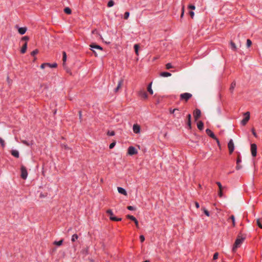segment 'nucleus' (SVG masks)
I'll return each instance as SVG.
<instances>
[{"mask_svg":"<svg viewBox=\"0 0 262 262\" xmlns=\"http://www.w3.org/2000/svg\"><path fill=\"white\" fill-rule=\"evenodd\" d=\"M245 237H242L241 235H238L237 237L234 244L233 247L232 248V252L235 253L236 251V250L238 248H239L241 244L243 243L244 241L245 240Z\"/></svg>","mask_w":262,"mask_h":262,"instance_id":"nucleus-1","label":"nucleus"},{"mask_svg":"<svg viewBox=\"0 0 262 262\" xmlns=\"http://www.w3.org/2000/svg\"><path fill=\"white\" fill-rule=\"evenodd\" d=\"M106 213L110 216V219L113 221H121V218H118L115 216H114V214L112 210L108 209L106 211Z\"/></svg>","mask_w":262,"mask_h":262,"instance_id":"nucleus-2","label":"nucleus"},{"mask_svg":"<svg viewBox=\"0 0 262 262\" xmlns=\"http://www.w3.org/2000/svg\"><path fill=\"white\" fill-rule=\"evenodd\" d=\"M20 170L21 178L24 180L26 179L28 176V172L26 167L24 166L21 165Z\"/></svg>","mask_w":262,"mask_h":262,"instance_id":"nucleus-3","label":"nucleus"},{"mask_svg":"<svg viewBox=\"0 0 262 262\" xmlns=\"http://www.w3.org/2000/svg\"><path fill=\"white\" fill-rule=\"evenodd\" d=\"M244 115L245 116V118L241 121V123L243 125H245V124H246V123H247V122L249 121V120L250 119V112H246L245 113H244Z\"/></svg>","mask_w":262,"mask_h":262,"instance_id":"nucleus-4","label":"nucleus"},{"mask_svg":"<svg viewBox=\"0 0 262 262\" xmlns=\"http://www.w3.org/2000/svg\"><path fill=\"white\" fill-rule=\"evenodd\" d=\"M228 147L229 150V154H231L234 149V145L233 141L232 139H230V140L229 141L228 144Z\"/></svg>","mask_w":262,"mask_h":262,"instance_id":"nucleus-5","label":"nucleus"},{"mask_svg":"<svg viewBox=\"0 0 262 262\" xmlns=\"http://www.w3.org/2000/svg\"><path fill=\"white\" fill-rule=\"evenodd\" d=\"M251 152L253 157H255L257 154V146L255 144L251 145Z\"/></svg>","mask_w":262,"mask_h":262,"instance_id":"nucleus-6","label":"nucleus"},{"mask_svg":"<svg viewBox=\"0 0 262 262\" xmlns=\"http://www.w3.org/2000/svg\"><path fill=\"white\" fill-rule=\"evenodd\" d=\"M191 97H192V95L188 93H185L181 94V95H180L181 99L185 100L186 101H187Z\"/></svg>","mask_w":262,"mask_h":262,"instance_id":"nucleus-7","label":"nucleus"},{"mask_svg":"<svg viewBox=\"0 0 262 262\" xmlns=\"http://www.w3.org/2000/svg\"><path fill=\"white\" fill-rule=\"evenodd\" d=\"M201 112L199 109H195L193 112V116L195 121H196L201 116Z\"/></svg>","mask_w":262,"mask_h":262,"instance_id":"nucleus-8","label":"nucleus"},{"mask_svg":"<svg viewBox=\"0 0 262 262\" xmlns=\"http://www.w3.org/2000/svg\"><path fill=\"white\" fill-rule=\"evenodd\" d=\"M137 153L136 149L133 146H130L128 148V154L129 155H134Z\"/></svg>","mask_w":262,"mask_h":262,"instance_id":"nucleus-9","label":"nucleus"},{"mask_svg":"<svg viewBox=\"0 0 262 262\" xmlns=\"http://www.w3.org/2000/svg\"><path fill=\"white\" fill-rule=\"evenodd\" d=\"M133 129L135 134H139L140 132V127L137 124H134Z\"/></svg>","mask_w":262,"mask_h":262,"instance_id":"nucleus-10","label":"nucleus"},{"mask_svg":"<svg viewBox=\"0 0 262 262\" xmlns=\"http://www.w3.org/2000/svg\"><path fill=\"white\" fill-rule=\"evenodd\" d=\"M216 183L217 185V186H219V195L220 197H222L223 194L222 190L224 188V187L222 186V185L220 182H217Z\"/></svg>","mask_w":262,"mask_h":262,"instance_id":"nucleus-11","label":"nucleus"},{"mask_svg":"<svg viewBox=\"0 0 262 262\" xmlns=\"http://www.w3.org/2000/svg\"><path fill=\"white\" fill-rule=\"evenodd\" d=\"M15 27L18 28V33L21 35L24 34L27 30L26 27L18 28L17 26H16Z\"/></svg>","mask_w":262,"mask_h":262,"instance_id":"nucleus-12","label":"nucleus"},{"mask_svg":"<svg viewBox=\"0 0 262 262\" xmlns=\"http://www.w3.org/2000/svg\"><path fill=\"white\" fill-rule=\"evenodd\" d=\"M206 134L209 136L211 138H213V139H216V137L213 134V133L209 129H207L206 130Z\"/></svg>","mask_w":262,"mask_h":262,"instance_id":"nucleus-13","label":"nucleus"},{"mask_svg":"<svg viewBox=\"0 0 262 262\" xmlns=\"http://www.w3.org/2000/svg\"><path fill=\"white\" fill-rule=\"evenodd\" d=\"M123 83V80L122 79H121L118 83L117 88L115 89V92H117L122 87Z\"/></svg>","mask_w":262,"mask_h":262,"instance_id":"nucleus-14","label":"nucleus"},{"mask_svg":"<svg viewBox=\"0 0 262 262\" xmlns=\"http://www.w3.org/2000/svg\"><path fill=\"white\" fill-rule=\"evenodd\" d=\"M139 95L140 97H141L142 98H143L144 99H147V97H148L147 94L146 93V92L143 90L140 91L139 92Z\"/></svg>","mask_w":262,"mask_h":262,"instance_id":"nucleus-15","label":"nucleus"},{"mask_svg":"<svg viewBox=\"0 0 262 262\" xmlns=\"http://www.w3.org/2000/svg\"><path fill=\"white\" fill-rule=\"evenodd\" d=\"M241 161H242V160L241 159V158H240L239 156H238L237 158V160H236L237 165L236 166V169L237 170L240 169L242 167V165H240V163L241 162Z\"/></svg>","mask_w":262,"mask_h":262,"instance_id":"nucleus-16","label":"nucleus"},{"mask_svg":"<svg viewBox=\"0 0 262 262\" xmlns=\"http://www.w3.org/2000/svg\"><path fill=\"white\" fill-rule=\"evenodd\" d=\"M117 189H118V192L122 194H123L124 195H127V192H126V190L124 188H123L122 187H119L117 188Z\"/></svg>","mask_w":262,"mask_h":262,"instance_id":"nucleus-17","label":"nucleus"},{"mask_svg":"<svg viewBox=\"0 0 262 262\" xmlns=\"http://www.w3.org/2000/svg\"><path fill=\"white\" fill-rule=\"evenodd\" d=\"M197 126L200 130H202L204 127L203 122L201 121H199L197 123Z\"/></svg>","mask_w":262,"mask_h":262,"instance_id":"nucleus-18","label":"nucleus"},{"mask_svg":"<svg viewBox=\"0 0 262 262\" xmlns=\"http://www.w3.org/2000/svg\"><path fill=\"white\" fill-rule=\"evenodd\" d=\"M27 48V42H26L24 45H23L21 49V53L24 54L26 52Z\"/></svg>","mask_w":262,"mask_h":262,"instance_id":"nucleus-19","label":"nucleus"},{"mask_svg":"<svg viewBox=\"0 0 262 262\" xmlns=\"http://www.w3.org/2000/svg\"><path fill=\"white\" fill-rule=\"evenodd\" d=\"M90 47L93 49H98L100 51L102 50V48L100 46L97 45L92 44V45H90Z\"/></svg>","mask_w":262,"mask_h":262,"instance_id":"nucleus-20","label":"nucleus"},{"mask_svg":"<svg viewBox=\"0 0 262 262\" xmlns=\"http://www.w3.org/2000/svg\"><path fill=\"white\" fill-rule=\"evenodd\" d=\"M11 154H12V155H13L14 157H15L16 158L19 157V152L16 150H12L11 151Z\"/></svg>","mask_w":262,"mask_h":262,"instance_id":"nucleus-21","label":"nucleus"},{"mask_svg":"<svg viewBox=\"0 0 262 262\" xmlns=\"http://www.w3.org/2000/svg\"><path fill=\"white\" fill-rule=\"evenodd\" d=\"M236 85V82L235 81H233L230 87V91L231 93H233L234 88Z\"/></svg>","mask_w":262,"mask_h":262,"instance_id":"nucleus-22","label":"nucleus"},{"mask_svg":"<svg viewBox=\"0 0 262 262\" xmlns=\"http://www.w3.org/2000/svg\"><path fill=\"white\" fill-rule=\"evenodd\" d=\"M230 47L231 49L233 51H236L237 50V47L233 41H230Z\"/></svg>","mask_w":262,"mask_h":262,"instance_id":"nucleus-23","label":"nucleus"},{"mask_svg":"<svg viewBox=\"0 0 262 262\" xmlns=\"http://www.w3.org/2000/svg\"><path fill=\"white\" fill-rule=\"evenodd\" d=\"M139 45L138 44H135L134 45V49L136 53V54L138 56L139 55Z\"/></svg>","mask_w":262,"mask_h":262,"instance_id":"nucleus-24","label":"nucleus"},{"mask_svg":"<svg viewBox=\"0 0 262 262\" xmlns=\"http://www.w3.org/2000/svg\"><path fill=\"white\" fill-rule=\"evenodd\" d=\"M62 55H63V57H62L63 66H64V65L66 64V61L67 60L66 53L65 52H63Z\"/></svg>","mask_w":262,"mask_h":262,"instance_id":"nucleus-25","label":"nucleus"},{"mask_svg":"<svg viewBox=\"0 0 262 262\" xmlns=\"http://www.w3.org/2000/svg\"><path fill=\"white\" fill-rule=\"evenodd\" d=\"M171 75V74L168 72H162L160 73V76L162 77H169Z\"/></svg>","mask_w":262,"mask_h":262,"instance_id":"nucleus-26","label":"nucleus"},{"mask_svg":"<svg viewBox=\"0 0 262 262\" xmlns=\"http://www.w3.org/2000/svg\"><path fill=\"white\" fill-rule=\"evenodd\" d=\"M191 115L188 114L187 115V119H188L187 124L189 126L190 128H191Z\"/></svg>","mask_w":262,"mask_h":262,"instance_id":"nucleus-27","label":"nucleus"},{"mask_svg":"<svg viewBox=\"0 0 262 262\" xmlns=\"http://www.w3.org/2000/svg\"><path fill=\"white\" fill-rule=\"evenodd\" d=\"M151 84H152V83H150L148 85V87H147V91H148V92L150 94H151V95H152V94H153V93H154V92H153L152 90L151 89Z\"/></svg>","mask_w":262,"mask_h":262,"instance_id":"nucleus-28","label":"nucleus"},{"mask_svg":"<svg viewBox=\"0 0 262 262\" xmlns=\"http://www.w3.org/2000/svg\"><path fill=\"white\" fill-rule=\"evenodd\" d=\"M64 12L68 14H70L72 11L70 8L69 7H66L64 9Z\"/></svg>","mask_w":262,"mask_h":262,"instance_id":"nucleus-29","label":"nucleus"},{"mask_svg":"<svg viewBox=\"0 0 262 262\" xmlns=\"http://www.w3.org/2000/svg\"><path fill=\"white\" fill-rule=\"evenodd\" d=\"M62 242H63V240H60V241H59L58 242L55 241V242H54V244L55 245L59 246H61L62 245Z\"/></svg>","mask_w":262,"mask_h":262,"instance_id":"nucleus-30","label":"nucleus"},{"mask_svg":"<svg viewBox=\"0 0 262 262\" xmlns=\"http://www.w3.org/2000/svg\"><path fill=\"white\" fill-rule=\"evenodd\" d=\"M126 217L133 221H134L136 219L134 216L131 215H127Z\"/></svg>","mask_w":262,"mask_h":262,"instance_id":"nucleus-31","label":"nucleus"},{"mask_svg":"<svg viewBox=\"0 0 262 262\" xmlns=\"http://www.w3.org/2000/svg\"><path fill=\"white\" fill-rule=\"evenodd\" d=\"M114 5V2L112 0H111L108 2V4H107V6L108 7H112L113 5Z\"/></svg>","mask_w":262,"mask_h":262,"instance_id":"nucleus-32","label":"nucleus"},{"mask_svg":"<svg viewBox=\"0 0 262 262\" xmlns=\"http://www.w3.org/2000/svg\"><path fill=\"white\" fill-rule=\"evenodd\" d=\"M78 238V235L76 234H74L72 237V241L75 242Z\"/></svg>","mask_w":262,"mask_h":262,"instance_id":"nucleus-33","label":"nucleus"},{"mask_svg":"<svg viewBox=\"0 0 262 262\" xmlns=\"http://www.w3.org/2000/svg\"><path fill=\"white\" fill-rule=\"evenodd\" d=\"M0 144H1V145H2V146L3 147H5V141H4V140L2 138H0Z\"/></svg>","mask_w":262,"mask_h":262,"instance_id":"nucleus-34","label":"nucleus"},{"mask_svg":"<svg viewBox=\"0 0 262 262\" xmlns=\"http://www.w3.org/2000/svg\"><path fill=\"white\" fill-rule=\"evenodd\" d=\"M46 66H50V64L48 63H43L40 66L41 69H44Z\"/></svg>","mask_w":262,"mask_h":262,"instance_id":"nucleus-35","label":"nucleus"},{"mask_svg":"<svg viewBox=\"0 0 262 262\" xmlns=\"http://www.w3.org/2000/svg\"><path fill=\"white\" fill-rule=\"evenodd\" d=\"M230 219L231 220H232V224H233V226H235V217L234 216V215H232L231 216H230Z\"/></svg>","mask_w":262,"mask_h":262,"instance_id":"nucleus-36","label":"nucleus"},{"mask_svg":"<svg viewBox=\"0 0 262 262\" xmlns=\"http://www.w3.org/2000/svg\"><path fill=\"white\" fill-rule=\"evenodd\" d=\"M38 53V50L36 49L34 51H33L31 53V55L32 56H35L36 54H37V53Z\"/></svg>","mask_w":262,"mask_h":262,"instance_id":"nucleus-37","label":"nucleus"},{"mask_svg":"<svg viewBox=\"0 0 262 262\" xmlns=\"http://www.w3.org/2000/svg\"><path fill=\"white\" fill-rule=\"evenodd\" d=\"M252 45V41L250 40V39H247V46L248 48H249V47L251 46V45Z\"/></svg>","mask_w":262,"mask_h":262,"instance_id":"nucleus-38","label":"nucleus"},{"mask_svg":"<svg viewBox=\"0 0 262 262\" xmlns=\"http://www.w3.org/2000/svg\"><path fill=\"white\" fill-rule=\"evenodd\" d=\"M129 16V13L128 12H126L124 13V19H127L128 18Z\"/></svg>","mask_w":262,"mask_h":262,"instance_id":"nucleus-39","label":"nucleus"},{"mask_svg":"<svg viewBox=\"0 0 262 262\" xmlns=\"http://www.w3.org/2000/svg\"><path fill=\"white\" fill-rule=\"evenodd\" d=\"M256 222H257V225L258 226V227L262 229V225L260 223V220L259 219H257V221H256Z\"/></svg>","mask_w":262,"mask_h":262,"instance_id":"nucleus-40","label":"nucleus"},{"mask_svg":"<svg viewBox=\"0 0 262 262\" xmlns=\"http://www.w3.org/2000/svg\"><path fill=\"white\" fill-rule=\"evenodd\" d=\"M202 210H203L204 213L208 216H209V212L208 211H207L205 208H203Z\"/></svg>","mask_w":262,"mask_h":262,"instance_id":"nucleus-41","label":"nucleus"},{"mask_svg":"<svg viewBox=\"0 0 262 262\" xmlns=\"http://www.w3.org/2000/svg\"><path fill=\"white\" fill-rule=\"evenodd\" d=\"M166 68L167 69H169L172 68V65L170 63H168L166 64Z\"/></svg>","mask_w":262,"mask_h":262,"instance_id":"nucleus-42","label":"nucleus"},{"mask_svg":"<svg viewBox=\"0 0 262 262\" xmlns=\"http://www.w3.org/2000/svg\"><path fill=\"white\" fill-rule=\"evenodd\" d=\"M29 39V38L27 36H24L22 37L21 40H25L26 42H27Z\"/></svg>","mask_w":262,"mask_h":262,"instance_id":"nucleus-43","label":"nucleus"},{"mask_svg":"<svg viewBox=\"0 0 262 262\" xmlns=\"http://www.w3.org/2000/svg\"><path fill=\"white\" fill-rule=\"evenodd\" d=\"M107 135H109V136H113L115 135V132L114 131H112V132H107Z\"/></svg>","mask_w":262,"mask_h":262,"instance_id":"nucleus-44","label":"nucleus"},{"mask_svg":"<svg viewBox=\"0 0 262 262\" xmlns=\"http://www.w3.org/2000/svg\"><path fill=\"white\" fill-rule=\"evenodd\" d=\"M188 8L191 10H194L195 7L194 5H189L188 6Z\"/></svg>","mask_w":262,"mask_h":262,"instance_id":"nucleus-45","label":"nucleus"},{"mask_svg":"<svg viewBox=\"0 0 262 262\" xmlns=\"http://www.w3.org/2000/svg\"><path fill=\"white\" fill-rule=\"evenodd\" d=\"M21 142L23 144H25V145H26L27 146H29L30 145V144L27 141H26V140H22Z\"/></svg>","mask_w":262,"mask_h":262,"instance_id":"nucleus-46","label":"nucleus"},{"mask_svg":"<svg viewBox=\"0 0 262 262\" xmlns=\"http://www.w3.org/2000/svg\"><path fill=\"white\" fill-rule=\"evenodd\" d=\"M178 111L179 110L177 108H174L173 110H170V113L171 114H174L176 111Z\"/></svg>","mask_w":262,"mask_h":262,"instance_id":"nucleus-47","label":"nucleus"},{"mask_svg":"<svg viewBox=\"0 0 262 262\" xmlns=\"http://www.w3.org/2000/svg\"><path fill=\"white\" fill-rule=\"evenodd\" d=\"M115 144H116L115 142L112 143L110 145V146H109L110 148H111V149L113 148L115 146Z\"/></svg>","mask_w":262,"mask_h":262,"instance_id":"nucleus-48","label":"nucleus"},{"mask_svg":"<svg viewBox=\"0 0 262 262\" xmlns=\"http://www.w3.org/2000/svg\"><path fill=\"white\" fill-rule=\"evenodd\" d=\"M140 239L141 242H143L145 240L144 236L142 235L140 236Z\"/></svg>","mask_w":262,"mask_h":262,"instance_id":"nucleus-49","label":"nucleus"},{"mask_svg":"<svg viewBox=\"0 0 262 262\" xmlns=\"http://www.w3.org/2000/svg\"><path fill=\"white\" fill-rule=\"evenodd\" d=\"M218 253H215L213 255V259H216L218 258Z\"/></svg>","mask_w":262,"mask_h":262,"instance_id":"nucleus-50","label":"nucleus"},{"mask_svg":"<svg viewBox=\"0 0 262 262\" xmlns=\"http://www.w3.org/2000/svg\"><path fill=\"white\" fill-rule=\"evenodd\" d=\"M127 209L129 210H135V208L133 206H129L127 207Z\"/></svg>","mask_w":262,"mask_h":262,"instance_id":"nucleus-51","label":"nucleus"},{"mask_svg":"<svg viewBox=\"0 0 262 262\" xmlns=\"http://www.w3.org/2000/svg\"><path fill=\"white\" fill-rule=\"evenodd\" d=\"M57 64L55 63L52 64H50V66H49V67L50 68H56L57 67Z\"/></svg>","mask_w":262,"mask_h":262,"instance_id":"nucleus-52","label":"nucleus"},{"mask_svg":"<svg viewBox=\"0 0 262 262\" xmlns=\"http://www.w3.org/2000/svg\"><path fill=\"white\" fill-rule=\"evenodd\" d=\"M189 14H190L191 17L193 18V16H194V12L193 11H190L189 12Z\"/></svg>","mask_w":262,"mask_h":262,"instance_id":"nucleus-53","label":"nucleus"},{"mask_svg":"<svg viewBox=\"0 0 262 262\" xmlns=\"http://www.w3.org/2000/svg\"><path fill=\"white\" fill-rule=\"evenodd\" d=\"M252 134L254 136V137H257V135H256V133H255V130H254V128H253L252 129Z\"/></svg>","mask_w":262,"mask_h":262,"instance_id":"nucleus-54","label":"nucleus"},{"mask_svg":"<svg viewBox=\"0 0 262 262\" xmlns=\"http://www.w3.org/2000/svg\"><path fill=\"white\" fill-rule=\"evenodd\" d=\"M136 224V226L137 228L139 227V225H138V221L137 220V219H136L134 221Z\"/></svg>","mask_w":262,"mask_h":262,"instance_id":"nucleus-55","label":"nucleus"},{"mask_svg":"<svg viewBox=\"0 0 262 262\" xmlns=\"http://www.w3.org/2000/svg\"><path fill=\"white\" fill-rule=\"evenodd\" d=\"M79 119L80 120H81V117H82V114H81V111H79ZM81 120H80L81 121Z\"/></svg>","mask_w":262,"mask_h":262,"instance_id":"nucleus-56","label":"nucleus"},{"mask_svg":"<svg viewBox=\"0 0 262 262\" xmlns=\"http://www.w3.org/2000/svg\"><path fill=\"white\" fill-rule=\"evenodd\" d=\"M195 207L197 208H199V207H200V205H199V204L198 203V202H195Z\"/></svg>","mask_w":262,"mask_h":262,"instance_id":"nucleus-57","label":"nucleus"},{"mask_svg":"<svg viewBox=\"0 0 262 262\" xmlns=\"http://www.w3.org/2000/svg\"><path fill=\"white\" fill-rule=\"evenodd\" d=\"M184 7L182 9V14L181 15V17H182L184 15Z\"/></svg>","mask_w":262,"mask_h":262,"instance_id":"nucleus-58","label":"nucleus"},{"mask_svg":"<svg viewBox=\"0 0 262 262\" xmlns=\"http://www.w3.org/2000/svg\"><path fill=\"white\" fill-rule=\"evenodd\" d=\"M175 116H177L178 118H180V117H181L180 113H178L175 114Z\"/></svg>","mask_w":262,"mask_h":262,"instance_id":"nucleus-59","label":"nucleus"},{"mask_svg":"<svg viewBox=\"0 0 262 262\" xmlns=\"http://www.w3.org/2000/svg\"><path fill=\"white\" fill-rule=\"evenodd\" d=\"M216 141V142L217 143V145L219 146H220V142H219V140L216 138V139H215Z\"/></svg>","mask_w":262,"mask_h":262,"instance_id":"nucleus-60","label":"nucleus"},{"mask_svg":"<svg viewBox=\"0 0 262 262\" xmlns=\"http://www.w3.org/2000/svg\"><path fill=\"white\" fill-rule=\"evenodd\" d=\"M92 33L93 34H97V31L96 30H94L92 31Z\"/></svg>","mask_w":262,"mask_h":262,"instance_id":"nucleus-61","label":"nucleus"},{"mask_svg":"<svg viewBox=\"0 0 262 262\" xmlns=\"http://www.w3.org/2000/svg\"><path fill=\"white\" fill-rule=\"evenodd\" d=\"M64 148H65V149H68V147L65 145V146H64Z\"/></svg>","mask_w":262,"mask_h":262,"instance_id":"nucleus-62","label":"nucleus"},{"mask_svg":"<svg viewBox=\"0 0 262 262\" xmlns=\"http://www.w3.org/2000/svg\"><path fill=\"white\" fill-rule=\"evenodd\" d=\"M93 52H94V53L95 54V55H96V56H97V54H96V53L95 52V51L94 50H93Z\"/></svg>","mask_w":262,"mask_h":262,"instance_id":"nucleus-63","label":"nucleus"},{"mask_svg":"<svg viewBox=\"0 0 262 262\" xmlns=\"http://www.w3.org/2000/svg\"><path fill=\"white\" fill-rule=\"evenodd\" d=\"M105 43H110V41H108V42L105 41Z\"/></svg>","mask_w":262,"mask_h":262,"instance_id":"nucleus-64","label":"nucleus"}]
</instances>
